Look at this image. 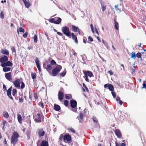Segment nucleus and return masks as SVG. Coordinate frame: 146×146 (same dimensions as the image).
Masks as SVG:
<instances>
[{
    "mask_svg": "<svg viewBox=\"0 0 146 146\" xmlns=\"http://www.w3.org/2000/svg\"><path fill=\"white\" fill-rule=\"evenodd\" d=\"M19 136V135L18 133L15 132H14L11 137V143L14 145L16 144L17 141V138Z\"/></svg>",
    "mask_w": 146,
    "mask_h": 146,
    "instance_id": "1",
    "label": "nucleus"
},
{
    "mask_svg": "<svg viewBox=\"0 0 146 146\" xmlns=\"http://www.w3.org/2000/svg\"><path fill=\"white\" fill-rule=\"evenodd\" d=\"M62 68V66H61L57 65L52 70V76H56Z\"/></svg>",
    "mask_w": 146,
    "mask_h": 146,
    "instance_id": "2",
    "label": "nucleus"
},
{
    "mask_svg": "<svg viewBox=\"0 0 146 146\" xmlns=\"http://www.w3.org/2000/svg\"><path fill=\"white\" fill-rule=\"evenodd\" d=\"M61 30L63 33L66 36L68 37L71 36V33L69 31V28L68 27L65 26L62 28Z\"/></svg>",
    "mask_w": 146,
    "mask_h": 146,
    "instance_id": "3",
    "label": "nucleus"
},
{
    "mask_svg": "<svg viewBox=\"0 0 146 146\" xmlns=\"http://www.w3.org/2000/svg\"><path fill=\"white\" fill-rule=\"evenodd\" d=\"M42 116V115H41L40 114H38L37 115H36L34 116V118L36 122L40 123L41 121V117Z\"/></svg>",
    "mask_w": 146,
    "mask_h": 146,
    "instance_id": "4",
    "label": "nucleus"
},
{
    "mask_svg": "<svg viewBox=\"0 0 146 146\" xmlns=\"http://www.w3.org/2000/svg\"><path fill=\"white\" fill-rule=\"evenodd\" d=\"M8 60V57L6 56H4L0 58V62L1 64L5 63Z\"/></svg>",
    "mask_w": 146,
    "mask_h": 146,
    "instance_id": "5",
    "label": "nucleus"
},
{
    "mask_svg": "<svg viewBox=\"0 0 146 146\" xmlns=\"http://www.w3.org/2000/svg\"><path fill=\"white\" fill-rule=\"evenodd\" d=\"M20 79H18L14 81V84L15 86L17 88H19L20 87V83L21 82Z\"/></svg>",
    "mask_w": 146,
    "mask_h": 146,
    "instance_id": "6",
    "label": "nucleus"
},
{
    "mask_svg": "<svg viewBox=\"0 0 146 146\" xmlns=\"http://www.w3.org/2000/svg\"><path fill=\"white\" fill-rule=\"evenodd\" d=\"M37 133L40 137L43 136L45 133V132L42 129H38L37 130Z\"/></svg>",
    "mask_w": 146,
    "mask_h": 146,
    "instance_id": "7",
    "label": "nucleus"
},
{
    "mask_svg": "<svg viewBox=\"0 0 146 146\" xmlns=\"http://www.w3.org/2000/svg\"><path fill=\"white\" fill-rule=\"evenodd\" d=\"M13 65V63L9 61H7L5 63L1 64V66L2 67H5L8 66H11Z\"/></svg>",
    "mask_w": 146,
    "mask_h": 146,
    "instance_id": "8",
    "label": "nucleus"
},
{
    "mask_svg": "<svg viewBox=\"0 0 146 146\" xmlns=\"http://www.w3.org/2000/svg\"><path fill=\"white\" fill-rule=\"evenodd\" d=\"M35 62L36 63V66L39 72L41 71L40 65L39 63V61L38 58L36 57L35 59Z\"/></svg>",
    "mask_w": 146,
    "mask_h": 146,
    "instance_id": "9",
    "label": "nucleus"
},
{
    "mask_svg": "<svg viewBox=\"0 0 146 146\" xmlns=\"http://www.w3.org/2000/svg\"><path fill=\"white\" fill-rule=\"evenodd\" d=\"M70 103L71 107L72 108H74L76 107L77 102L75 100H71L70 101Z\"/></svg>",
    "mask_w": 146,
    "mask_h": 146,
    "instance_id": "10",
    "label": "nucleus"
},
{
    "mask_svg": "<svg viewBox=\"0 0 146 146\" xmlns=\"http://www.w3.org/2000/svg\"><path fill=\"white\" fill-rule=\"evenodd\" d=\"M71 139V136L69 134L65 135L64 137V141H67L70 142Z\"/></svg>",
    "mask_w": 146,
    "mask_h": 146,
    "instance_id": "11",
    "label": "nucleus"
},
{
    "mask_svg": "<svg viewBox=\"0 0 146 146\" xmlns=\"http://www.w3.org/2000/svg\"><path fill=\"white\" fill-rule=\"evenodd\" d=\"M115 133L117 137L119 138L121 137V133L120 131L118 129H116L115 130Z\"/></svg>",
    "mask_w": 146,
    "mask_h": 146,
    "instance_id": "12",
    "label": "nucleus"
},
{
    "mask_svg": "<svg viewBox=\"0 0 146 146\" xmlns=\"http://www.w3.org/2000/svg\"><path fill=\"white\" fill-rule=\"evenodd\" d=\"M83 72L84 75L86 74L87 76H88L90 77H91L92 76H93V74L92 73L89 71H85L83 70Z\"/></svg>",
    "mask_w": 146,
    "mask_h": 146,
    "instance_id": "13",
    "label": "nucleus"
},
{
    "mask_svg": "<svg viewBox=\"0 0 146 146\" xmlns=\"http://www.w3.org/2000/svg\"><path fill=\"white\" fill-rule=\"evenodd\" d=\"M11 72L9 73H5V76L7 79L9 80H12L11 77Z\"/></svg>",
    "mask_w": 146,
    "mask_h": 146,
    "instance_id": "14",
    "label": "nucleus"
},
{
    "mask_svg": "<svg viewBox=\"0 0 146 146\" xmlns=\"http://www.w3.org/2000/svg\"><path fill=\"white\" fill-rule=\"evenodd\" d=\"M58 96L59 100H62L64 97V94L62 92L59 91L58 92Z\"/></svg>",
    "mask_w": 146,
    "mask_h": 146,
    "instance_id": "15",
    "label": "nucleus"
},
{
    "mask_svg": "<svg viewBox=\"0 0 146 146\" xmlns=\"http://www.w3.org/2000/svg\"><path fill=\"white\" fill-rule=\"evenodd\" d=\"M55 24H60L61 21V19L59 17H56L55 18Z\"/></svg>",
    "mask_w": 146,
    "mask_h": 146,
    "instance_id": "16",
    "label": "nucleus"
},
{
    "mask_svg": "<svg viewBox=\"0 0 146 146\" xmlns=\"http://www.w3.org/2000/svg\"><path fill=\"white\" fill-rule=\"evenodd\" d=\"M71 34L72 39L74 40V42L76 43H78V41L76 36L74 35V34L73 33H71Z\"/></svg>",
    "mask_w": 146,
    "mask_h": 146,
    "instance_id": "17",
    "label": "nucleus"
},
{
    "mask_svg": "<svg viewBox=\"0 0 146 146\" xmlns=\"http://www.w3.org/2000/svg\"><path fill=\"white\" fill-rule=\"evenodd\" d=\"M17 119L18 120V121L19 122V123L20 124H22V121L23 120V119L22 117H21V115H20L19 114H17Z\"/></svg>",
    "mask_w": 146,
    "mask_h": 146,
    "instance_id": "18",
    "label": "nucleus"
},
{
    "mask_svg": "<svg viewBox=\"0 0 146 146\" xmlns=\"http://www.w3.org/2000/svg\"><path fill=\"white\" fill-rule=\"evenodd\" d=\"M1 52L5 54L6 55H9V51L6 49H2L1 50Z\"/></svg>",
    "mask_w": 146,
    "mask_h": 146,
    "instance_id": "19",
    "label": "nucleus"
},
{
    "mask_svg": "<svg viewBox=\"0 0 146 146\" xmlns=\"http://www.w3.org/2000/svg\"><path fill=\"white\" fill-rule=\"evenodd\" d=\"M40 146H48V142L44 140L42 141Z\"/></svg>",
    "mask_w": 146,
    "mask_h": 146,
    "instance_id": "20",
    "label": "nucleus"
},
{
    "mask_svg": "<svg viewBox=\"0 0 146 146\" xmlns=\"http://www.w3.org/2000/svg\"><path fill=\"white\" fill-rule=\"evenodd\" d=\"M54 109L55 111H58L60 110V108L58 105L54 104Z\"/></svg>",
    "mask_w": 146,
    "mask_h": 146,
    "instance_id": "21",
    "label": "nucleus"
},
{
    "mask_svg": "<svg viewBox=\"0 0 146 146\" xmlns=\"http://www.w3.org/2000/svg\"><path fill=\"white\" fill-rule=\"evenodd\" d=\"M73 31L74 32H76L79 30L78 27H76L74 25L72 26Z\"/></svg>",
    "mask_w": 146,
    "mask_h": 146,
    "instance_id": "22",
    "label": "nucleus"
},
{
    "mask_svg": "<svg viewBox=\"0 0 146 146\" xmlns=\"http://www.w3.org/2000/svg\"><path fill=\"white\" fill-rule=\"evenodd\" d=\"M52 67L51 64L47 65L46 66V70L47 71H48L52 69Z\"/></svg>",
    "mask_w": 146,
    "mask_h": 146,
    "instance_id": "23",
    "label": "nucleus"
},
{
    "mask_svg": "<svg viewBox=\"0 0 146 146\" xmlns=\"http://www.w3.org/2000/svg\"><path fill=\"white\" fill-rule=\"evenodd\" d=\"M3 67V70L4 72H8L10 70L11 68L10 67Z\"/></svg>",
    "mask_w": 146,
    "mask_h": 146,
    "instance_id": "24",
    "label": "nucleus"
},
{
    "mask_svg": "<svg viewBox=\"0 0 146 146\" xmlns=\"http://www.w3.org/2000/svg\"><path fill=\"white\" fill-rule=\"evenodd\" d=\"M12 89V87H11L7 90V96H10L11 94V90Z\"/></svg>",
    "mask_w": 146,
    "mask_h": 146,
    "instance_id": "25",
    "label": "nucleus"
},
{
    "mask_svg": "<svg viewBox=\"0 0 146 146\" xmlns=\"http://www.w3.org/2000/svg\"><path fill=\"white\" fill-rule=\"evenodd\" d=\"M108 89L110 91H113L114 90V88L113 86L111 84H109Z\"/></svg>",
    "mask_w": 146,
    "mask_h": 146,
    "instance_id": "26",
    "label": "nucleus"
},
{
    "mask_svg": "<svg viewBox=\"0 0 146 146\" xmlns=\"http://www.w3.org/2000/svg\"><path fill=\"white\" fill-rule=\"evenodd\" d=\"M19 31L20 32L24 33L25 32V30L22 27H21L19 28V30L18 29H17V32H18V34H19Z\"/></svg>",
    "mask_w": 146,
    "mask_h": 146,
    "instance_id": "27",
    "label": "nucleus"
},
{
    "mask_svg": "<svg viewBox=\"0 0 146 146\" xmlns=\"http://www.w3.org/2000/svg\"><path fill=\"white\" fill-rule=\"evenodd\" d=\"M79 117L81 120H80L79 121L80 122H82V119L83 118V114L82 113H80L79 115Z\"/></svg>",
    "mask_w": 146,
    "mask_h": 146,
    "instance_id": "28",
    "label": "nucleus"
},
{
    "mask_svg": "<svg viewBox=\"0 0 146 146\" xmlns=\"http://www.w3.org/2000/svg\"><path fill=\"white\" fill-rule=\"evenodd\" d=\"M118 24L117 22H116L115 20V28L116 30H118Z\"/></svg>",
    "mask_w": 146,
    "mask_h": 146,
    "instance_id": "29",
    "label": "nucleus"
},
{
    "mask_svg": "<svg viewBox=\"0 0 146 146\" xmlns=\"http://www.w3.org/2000/svg\"><path fill=\"white\" fill-rule=\"evenodd\" d=\"M34 40L35 43H36L37 41V37L36 34L34 36Z\"/></svg>",
    "mask_w": 146,
    "mask_h": 146,
    "instance_id": "30",
    "label": "nucleus"
},
{
    "mask_svg": "<svg viewBox=\"0 0 146 146\" xmlns=\"http://www.w3.org/2000/svg\"><path fill=\"white\" fill-rule=\"evenodd\" d=\"M136 57V54L135 52H133L131 53V58H135Z\"/></svg>",
    "mask_w": 146,
    "mask_h": 146,
    "instance_id": "31",
    "label": "nucleus"
},
{
    "mask_svg": "<svg viewBox=\"0 0 146 146\" xmlns=\"http://www.w3.org/2000/svg\"><path fill=\"white\" fill-rule=\"evenodd\" d=\"M66 71H63L60 74V76L64 77V76L66 74Z\"/></svg>",
    "mask_w": 146,
    "mask_h": 146,
    "instance_id": "32",
    "label": "nucleus"
},
{
    "mask_svg": "<svg viewBox=\"0 0 146 146\" xmlns=\"http://www.w3.org/2000/svg\"><path fill=\"white\" fill-rule=\"evenodd\" d=\"M3 116L7 118L9 117V115L8 113L6 111L4 113Z\"/></svg>",
    "mask_w": 146,
    "mask_h": 146,
    "instance_id": "33",
    "label": "nucleus"
},
{
    "mask_svg": "<svg viewBox=\"0 0 146 146\" xmlns=\"http://www.w3.org/2000/svg\"><path fill=\"white\" fill-rule=\"evenodd\" d=\"M0 17L2 19H3L4 18V15L2 11H1L0 13Z\"/></svg>",
    "mask_w": 146,
    "mask_h": 146,
    "instance_id": "34",
    "label": "nucleus"
},
{
    "mask_svg": "<svg viewBox=\"0 0 146 146\" xmlns=\"http://www.w3.org/2000/svg\"><path fill=\"white\" fill-rule=\"evenodd\" d=\"M17 91L16 89H13L12 90V95L14 96L17 93Z\"/></svg>",
    "mask_w": 146,
    "mask_h": 146,
    "instance_id": "35",
    "label": "nucleus"
},
{
    "mask_svg": "<svg viewBox=\"0 0 146 146\" xmlns=\"http://www.w3.org/2000/svg\"><path fill=\"white\" fill-rule=\"evenodd\" d=\"M25 7L27 8H29L31 5L30 3L28 2H27V3H25Z\"/></svg>",
    "mask_w": 146,
    "mask_h": 146,
    "instance_id": "36",
    "label": "nucleus"
},
{
    "mask_svg": "<svg viewBox=\"0 0 146 146\" xmlns=\"http://www.w3.org/2000/svg\"><path fill=\"white\" fill-rule=\"evenodd\" d=\"M31 77L33 79H35L36 77V74L35 73H32Z\"/></svg>",
    "mask_w": 146,
    "mask_h": 146,
    "instance_id": "37",
    "label": "nucleus"
},
{
    "mask_svg": "<svg viewBox=\"0 0 146 146\" xmlns=\"http://www.w3.org/2000/svg\"><path fill=\"white\" fill-rule=\"evenodd\" d=\"M55 19L54 18H52L50 19L49 21L52 23H53L55 24Z\"/></svg>",
    "mask_w": 146,
    "mask_h": 146,
    "instance_id": "38",
    "label": "nucleus"
},
{
    "mask_svg": "<svg viewBox=\"0 0 146 146\" xmlns=\"http://www.w3.org/2000/svg\"><path fill=\"white\" fill-rule=\"evenodd\" d=\"M50 63L52 65H54L56 64V62L53 60H52L51 61Z\"/></svg>",
    "mask_w": 146,
    "mask_h": 146,
    "instance_id": "39",
    "label": "nucleus"
},
{
    "mask_svg": "<svg viewBox=\"0 0 146 146\" xmlns=\"http://www.w3.org/2000/svg\"><path fill=\"white\" fill-rule=\"evenodd\" d=\"M101 5L102 7V11L104 12L106 9V6L102 5V3H101Z\"/></svg>",
    "mask_w": 146,
    "mask_h": 146,
    "instance_id": "40",
    "label": "nucleus"
},
{
    "mask_svg": "<svg viewBox=\"0 0 146 146\" xmlns=\"http://www.w3.org/2000/svg\"><path fill=\"white\" fill-rule=\"evenodd\" d=\"M64 103L66 106H67L68 105V101L67 100H65L64 101Z\"/></svg>",
    "mask_w": 146,
    "mask_h": 146,
    "instance_id": "41",
    "label": "nucleus"
},
{
    "mask_svg": "<svg viewBox=\"0 0 146 146\" xmlns=\"http://www.w3.org/2000/svg\"><path fill=\"white\" fill-rule=\"evenodd\" d=\"M136 56L138 58H141V53L138 52Z\"/></svg>",
    "mask_w": 146,
    "mask_h": 146,
    "instance_id": "42",
    "label": "nucleus"
},
{
    "mask_svg": "<svg viewBox=\"0 0 146 146\" xmlns=\"http://www.w3.org/2000/svg\"><path fill=\"white\" fill-rule=\"evenodd\" d=\"M83 87L85 88L86 91L87 92H88L89 91L88 89V88L87 87L86 85L84 83H83Z\"/></svg>",
    "mask_w": 146,
    "mask_h": 146,
    "instance_id": "43",
    "label": "nucleus"
},
{
    "mask_svg": "<svg viewBox=\"0 0 146 146\" xmlns=\"http://www.w3.org/2000/svg\"><path fill=\"white\" fill-rule=\"evenodd\" d=\"M11 49L12 50V52L15 53V54H14L15 55L16 54V50L15 47L14 46H13L12 48H11Z\"/></svg>",
    "mask_w": 146,
    "mask_h": 146,
    "instance_id": "44",
    "label": "nucleus"
},
{
    "mask_svg": "<svg viewBox=\"0 0 146 146\" xmlns=\"http://www.w3.org/2000/svg\"><path fill=\"white\" fill-rule=\"evenodd\" d=\"M111 94H112V95L113 96V98H115L116 96V94L115 92L113 91H111Z\"/></svg>",
    "mask_w": 146,
    "mask_h": 146,
    "instance_id": "45",
    "label": "nucleus"
},
{
    "mask_svg": "<svg viewBox=\"0 0 146 146\" xmlns=\"http://www.w3.org/2000/svg\"><path fill=\"white\" fill-rule=\"evenodd\" d=\"M93 121L96 122V123H98V120L95 117H93Z\"/></svg>",
    "mask_w": 146,
    "mask_h": 146,
    "instance_id": "46",
    "label": "nucleus"
},
{
    "mask_svg": "<svg viewBox=\"0 0 146 146\" xmlns=\"http://www.w3.org/2000/svg\"><path fill=\"white\" fill-rule=\"evenodd\" d=\"M90 27H91V29L92 31V32H93V33H94V28L92 24H90Z\"/></svg>",
    "mask_w": 146,
    "mask_h": 146,
    "instance_id": "47",
    "label": "nucleus"
},
{
    "mask_svg": "<svg viewBox=\"0 0 146 146\" xmlns=\"http://www.w3.org/2000/svg\"><path fill=\"white\" fill-rule=\"evenodd\" d=\"M21 89H23L24 88V87L25 86V85L24 83L23 82H21Z\"/></svg>",
    "mask_w": 146,
    "mask_h": 146,
    "instance_id": "48",
    "label": "nucleus"
},
{
    "mask_svg": "<svg viewBox=\"0 0 146 146\" xmlns=\"http://www.w3.org/2000/svg\"><path fill=\"white\" fill-rule=\"evenodd\" d=\"M86 74V75H84L85 76V80L87 82H89V79L88 78V76H87Z\"/></svg>",
    "mask_w": 146,
    "mask_h": 146,
    "instance_id": "49",
    "label": "nucleus"
},
{
    "mask_svg": "<svg viewBox=\"0 0 146 146\" xmlns=\"http://www.w3.org/2000/svg\"><path fill=\"white\" fill-rule=\"evenodd\" d=\"M69 129L71 131H72V132L73 133H76L75 131L74 130V129L73 128H69Z\"/></svg>",
    "mask_w": 146,
    "mask_h": 146,
    "instance_id": "50",
    "label": "nucleus"
},
{
    "mask_svg": "<svg viewBox=\"0 0 146 146\" xmlns=\"http://www.w3.org/2000/svg\"><path fill=\"white\" fill-rule=\"evenodd\" d=\"M88 39L91 42H92L93 41V38H92V37L90 36H89L88 37Z\"/></svg>",
    "mask_w": 146,
    "mask_h": 146,
    "instance_id": "51",
    "label": "nucleus"
},
{
    "mask_svg": "<svg viewBox=\"0 0 146 146\" xmlns=\"http://www.w3.org/2000/svg\"><path fill=\"white\" fill-rule=\"evenodd\" d=\"M28 35V33L27 32L25 33L23 35V36L24 38H26Z\"/></svg>",
    "mask_w": 146,
    "mask_h": 146,
    "instance_id": "52",
    "label": "nucleus"
},
{
    "mask_svg": "<svg viewBox=\"0 0 146 146\" xmlns=\"http://www.w3.org/2000/svg\"><path fill=\"white\" fill-rule=\"evenodd\" d=\"M6 122V121H3V130H4L5 129V124Z\"/></svg>",
    "mask_w": 146,
    "mask_h": 146,
    "instance_id": "53",
    "label": "nucleus"
},
{
    "mask_svg": "<svg viewBox=\"0 0 146 146\" xmlns=\"http://www.w3.org/2000/svg\"><path fill=\"white\" fill-rule=\"evenodd\" d=\"M64 136L63 134H61L60 136L59 139L60 140H62V139L63 138H64Z\"/></svg>",
    "mask_w": 146,
    "mask_h": 146,
    "instance_id": "54",
    "label": "nucleus"
},
{
    "mask_svg": "<svg viewBox=\"0 0 146 146\" xmlns=\"http://www.w3.org/2000/svg\"><path fill=\"white\" fill-rule=\"evenodd\" d=\"M108 73L110 75H112L113 74V73L112 72L111 70H109L108 72Z\"/></svg>",
    "mask_w": 146,
    "mask_h": 146,
    "instance_id": "55",
    "label": "nucleus"
},
{
    "mask_svg": "<svg viewBox=\"0 0 146 146\" xmlns=\"http://www.w3.org/2000/svg\"><path fill=\"white\" fill-rule=\"evenodd\" d=\"M143 87H142L143 88H146V84L145 83H143Z\"/></svg>",
    "mask_w": 146,
    "mask_h": 146,
    "instance_id": "56",
    "label": "nucleus"
},
{
    "mask_svg": "<svg viewBox=\"0 0 146 146\" xmlns=\"http://www.w3.org/2000/svg\"><path fill=\"white\" fill-rule=\"evenodd\" d=\"M57 34L58 35H59L60 36H62L63 35L62 34V33H60L59 32H57Z\"/></svg>",
    "mask_w": 146,
    "mask_h": 146,
    "instance_id": "57",
    "label": "nucleus"
},
{
    "mask_svg": "<svg viewBox=\"0 0 146 146\" xmlns=\"http://www.w3.org/2000/svg\"><path fill=\"white\" fill-rule=\"evenodd\" d=\"M19 101L20 102H23V99L22 98H19Z\"/></svg>",
    "mask_w": 146,
    "mask_h": 146,
    "instance_id": "58",
    "label": "nucleus"
},
{
    "mask_svg": "<svg viewBox=\"0 0 146 146\" xmlns=\"http://www.w3.org/2000/svg\"><path fill=\"white\" fill-rule=\"evenodd\" d=\"M3 87L4 90H7L6 86L4 84L3 85Z\"/></svg>",
    "mask_w": 146,
    "mask_h": 146,
    "instance_id": "59",
    "label": "nucleus"
},
{
    "mask_svg": "<svg viewBox=\"0 0 146 146\" xmlns=\"http://www.w3.org/2000/svg\"><path fill=\"white\" fill-rule=\"evenodd\" d=\"M8 96L9 97V98H10L11 99V100H13V97H12V96H11H11H10V95H9V96Z\"/></svg>",
    "mask_w": 146,
    "mask_h": 146,
    "instance_id": "60",
    "label": "nucleus"
},
{
    "mask_svg": "<svg viewBox=\"0 0 146 146\" xmlns=\"http://www.w3.org/2000/svg\"><path fill=\"white\" fill-rule=\"evenodd\" d=\"M109 85V84H106L104 85V87L105 88H106L107 87H108V86Z\"/></svg>",
    "mask_w": 146,
    "mask_h": 146,
    "instance_id": "61",
    "label": "nucleus"
},
{
    "mask_svg": "<svg viewBox=\"0 0 146 146\" xmlns=\"http://www.w3.org/2000/svg\"><path fill=\"white\" fill-rule=\"evenodd\" d=\"M119 104H120V105H121L123 103V102L121 100H119Z\"/></svg>",
    "mask_w": 146,
    "mask_h": 146,
    "instance_id": "62",
    "label": "nucleus"
},
{
    "mask_svg": "<svg viewBox=\"0 0 146 146\" xmlns=\"http://www.w3.org/2000/svg\"><path fill=\"white\" fill-rule=\"evenodd\" d=\"M120 100V98L119 97H117L116 98V100L117 101H119Z\"/></svg>",
    "mask_w": 146,
    "mask_h": 146,
    "instance_id": "63",
    "label": "nucleus"
},
{
    "mask_svg": "<svg viewBox=\"0 0 146 146\" xmlns=\"http://www.w3.org/2000/svg\"><path fill=\"white\" fill-rule=\"evenodd\" d=\"M40 106L41 107L43 108H44V106L43 103H41L40 104Z\"/></svg>",
    "mask_w": 146,
    "mask_h": 146,
    "instance_id": "64",
    "label": "nucleus"
}]
</instances>
